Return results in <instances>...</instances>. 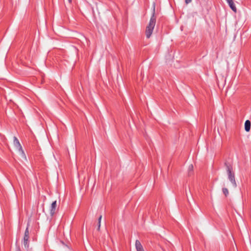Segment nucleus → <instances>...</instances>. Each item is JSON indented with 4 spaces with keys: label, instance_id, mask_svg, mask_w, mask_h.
<instances>
[{
    "label": "nucleus",
    "instance_id": "f257e3e1",
    "mask_svg": "<svg viewBox=\"0 0 251 251\" xmlns=\"http://www.w3.org/2000/svg\"><path fill=\"white\" fill-rule=\"evenodd\" d=\"M155 24L156 17L155 16V6H154L152 15L146 28L145 34L147 38H149L151 36Z\"/></svg>",
    "mask_w": 251,
    "mask_h": 251
},
{
    "label": "nucleus",
    "instance_id": "f03ea898",
    "mask_svg": "<svg viewBox=\"0 0 251 251\" xmlns=\"http://www.w3.org/2000/svg\"><path fill=\"white\" fill-rule=\"evenodd\" d=\"M225 165L226 167L228 179L232 183L233 187L236 188L237 187V184L235 179V174L233 171V167L230 163L227 162H226Z\"/></svg>",
    "mask_w": 251,
    "mask_h": 251
},
{
    "label": "nucleus",
    "instance_id": "7ed1b4c3",
    "mask_svg": "<svg viewBox=\"0 0 251 251\" xmlns=\"http://www.w3.org/2000/svg\"><path fill=\"white\" fill-rule=\"evenodd\" d=\"M13 144H14L15 147L19 151V153H20V155H21V156L24 158H26L25 154L24 152V150L22 149V147L19 140L15 136L14 137Z\"/></svg>",
    "mask_w": 251,
    "mask_h": 251
},
{
    "label": "nucleus",
    "instance_id": "20e7f679",
    "mask_svg": "<svg viewBox=\"0 0 251 251\" xmlns=\"http://www.w3.org/2000/svg\"><path fill=\"white\" fill-rule=\"evenodd\" d=\"M29 226V223L27 224V227L25 231L24 236L23 238V244L24 245L26 249H28L29 248V233L28 230V228Z\"/></svg>",
    "mask_w": 251,
    "mask_h": 251
},
{
    "label": "nucleus",
    "instance_id": "39448f33",
    "mask_svg": "<svg viewBox=\"0 0 251 251\" xmlns=\"http://www.w3.org/2000/svg\"><path fill=\"white\" fill-rule=\"evenodd\" d=\"M135 248L137 251H145L143 247V246L141 244L140 242L137 240L135 242Z\"/></svg>",
    "mask_w": 251,
    "mask_h": 251
},
{
    "label": "nucleus",
    "instance_id": "423d86ee",
    "mask_svg": "<svg viewBox=\"0 0 251 251\" xmlns=\"http://www.w3.org/2000/svg\"><path fill=\"white\" fill-rule=\"evenodd\" d=\"M226 2L228 4V5L230 7V8L235 12H236L237 9L236 7L233 2V0H226Z\"/></svg>",
    "mask_w": 251,
    "mask_h": 251
},
{
    "label": "nucleus",
    "instance_id": "0eeeda50",
    "mask_svg": "<svg viewBox=\"0 0 251 251\" xmlns=\"http://www.w3.org/2000/svg\"><path fill=\"white\" fill-rule=\"evenodd\" d=\"M56 207V201H55L52 202L51 205L50 209V214L51 216H52L55 212V209Z\"/></svg>",
    "mask_w": 251,
    "mask_h": 251
},
{
    "label": "nucleus",
    "instance_id": "6e6552de",
    "mask_svg": "<svg viewBox=\"0 0 251 251\" xmlns=\"http://www.w3.org/2000/svg\"><path fill=\"white\" fill-rule=\"evenodd\" d=\"M251 129V122L249 120H246L245 123V129L249 132Z\"/></svg>",
    "mask_w": 251,
    "mask_h": 251
},
{
    "label": "nucleus",
    "instance_id": "1a4fd4ad",
    "mask_svg": "<svg viewBox=\"0 0 251 251\" xmlns=\"http://www.w3.org/2000/svg\"><path fill=\"white\" fill-rule=\"evenodd\" d=\"M222 191L226 197H227L228 196L229 192H228V190L227 188H223L222 189Z\"/></svg>",
    "mask_w": 251,
    "mask_h": 251
},
{
    "label": "nucleus",
    "instance_id": "9d476101",
    "mask_svg": "<svg viewBox=\"0 0 251 251\" xmlns=\"http://www.w3.org/2000/svg\"><path fill=\"white\" fill-rule=\"evenodd\" d=\"M101 218H102V216L100 215V217H99V219H98V230H99L100 229Z\"/></svg>",
    "mask_w": 251,
    "mask_h": 251
},
{
    "label": "nucleus",
    "instance_id": "9b49d317",
    "mask_svg": "<svg viewBox=\"0 0 251 251\" xmlns=\"http://www.w3.org/2000/svg\"><path fill=\"white\" fill-rule=\"evenodd\" d=\"M193 165L191 164L189 166V174H190V172L193 171Z\"/></svg>",
    "mask_w": 251,
    "mask_h": 251
},
{
    "label": "nucleus",
    "instance_id": "f8f14e48",
    "mask_svg": "<svg viewBox=\"0 0 251 251\" xmlns=\"http://www.w3.org/2000/svg\"><path fill=\"white\" fill-rule=\"evenodd\" d=\"M191 1H192V0H185V2L186 4H187L190 3Z\"/></svg>",
    "mask_w": 251,
    "mask_h": 251
},
{
    "label": "nucleus",
    "instance_id": "ddd939ff",
    "mask_svg": "<svg viewBox=\"0 0 251 251\" xmlns=\"http://www.w3.org/2000/svg\"><path fill=\"white\" fill-rule=\"evenodd\" d=\"M69 3H71L72 1V0H68Z\"/></svg>",
    "mask_w": 251,
    "mask_h": 251
}]
</instances>
